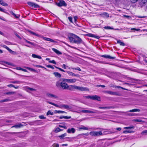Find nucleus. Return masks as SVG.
I'll return each mask as SVG.
<instances>
[{
  "mask_svg": "<svg viewBox=\"0 0 147 147\" xmlns=\"http://www.w3.org/2000/svg\"><path fill=\"white\" fill-rule=\"evenodd\" d=\"M46 66L47 67L50 68L52 69H54V67L53 66H52V65H48Z\"/></svg>",
  "mask_w": 147,
  "mask_h": 147,
  "instance_id": "54",
  "label": "nucleus"
},
{
  "mask_svg": "<svg viewBox=\"0 0 147 147\" xmlns=\"http://www.w3.org/2000/svg\"><path fill=\"white\" fill-rule=\"evenodd\" d=\"M9 100V99H6L1 100V101H0V102H5L8 101Z\"/></svg>",
  "mask_w": 147,
  "mask_h": 147,
  "instance_id": "50",
  "label": "nucleus"
},
{
  "mask_svg": "<svg viewBox=\"0 0 147 147\" xmlns=\"http://www.w3.org/2000/svg\"><path fill=\"white\" fill-rule=\"evenodd\" d=\"M56 85L57 87H61V82H60L59 81L56 82Z\"/></svg>",
  "mask_w": 147,
  "mask_h": 147,
  "instance_id": "37",
  "label": "nucleus"
},
{
  "mask_svg": "<svg viewBox=\"0 0 147 147\" xmlns=\"http://www.w3.org/2000/svg\"><path fill=\"white\" fill-rule=\"evenodd\" d=\"M16 93V92H7L5 93V94L7 95H12Z\"/></svg>",
  "mask_w": 147,
  "mask_h": 147,
  "instance_id": "35",
  "label": "nucleus"
},
{
  "mask_svg": "<svg viewBox=\"0 0 147 147\" xmlns=\"http://www.w3.org/2000/svg\"><path fill=\"white\" fill-rule=\"evenodd\" d=\"M23 126V125L21 124L20 123H19L18 124L12 127H15L16 128H20Z\"/></svg>",
  "mask_w": 147,
  "mask_h": 147,
  "instance_id": "19",
  "label": "nucleus"
},
{
  "mask_svg": "<svg viewBox=\"0 0 147 147\" xmlns=\"http://www.w3.org/2000/svg\"><path fill=\"white\" fill-rule=\"evenodd\" d=\"M57 5L59 7L64 6H65L67 5V4L63 0H60L57 3Z\"/></svg>",
  "mask_w": 147,
  "mask_h": 147,
  "instance_id": "8",
  "label": "nucleus"
},
{
  "mask_svg": "<svg viewBox=\"0 0 147 147\" xmlns=\"http://www.w3.org/2000/svg\"><path fill=\"white\" fill-rule=\"evenodd\" d=\"M105 93L108 94H109L115 96H121V94L117 92H112L109 91H106L105 92Z\"/></svg>",
  "mask_w": 147,
  "mask_h": 147,
  "instance_id": "4",
  "label": "nucleus"
},
{
  "mask_svg": "<svg viewBox=\"0 0 147 147\" xmlns=\"http://www.w3.org/2000/svg\"><path fill=\"white\" fill-rule=\"evenodd\" d=\"M102 135V133L101 131H96V136H99Z\"/></svg>",
  "mask_w": 147,
  "mask_h": 147,
  "instance_id": "32",
  "label": "nucleus"
},
{
  "mask_svg": "<svg viewBox=\"0 0 147 147\" xmlns=\"http://www.w3.org/2000/svg\"><path fill=\"white\" fill-rule=\"evenodd\" d=\"M67 134L65 133H64V134L61 135V136H59V137L60 138V139H62L64 137L66 136H67Z\"/></svg>",
  "mask_w": 147,
  "mask_h": 147,
  "instance_id": "34",
  "label": "nucleus"
},
{
  "mask_svg": "<svg viewBox=\"0 0 147 147\" xmlns=\"http://www.w3.org/2000/svg\"><path fill=\"white\" fill-rule=\"evenodd\" d=\"M75 36L76 37L75 38L74 43L77 44H80L82 43V39L77 35Z\"/></svg>",
  "mask_w": 147,
  "mask_h": 147,
  "instance_id": "6",
  "label": "nucleus"
},
{
  "mask_svg": "<svg viewBox=\"0 0 147 147\" xmlns=\"http://www.w3.org/2000/svg\"><path fill=\"white\" fill-rule=\"evenodd\" d=\"M41 37V38H43L44 39V40H46V41H50L51 42H54V43L56 42V41L54 40H53L51 38H49L43 37L42 36H41V37Z\"/></svg>",
  "mask_w": 147,
  "mask_h": 147,
  "instance_id": "11",
  "label": "nucleus"
},
{
  "mask_svg": "<svg viewBox=\"0 0 147 147\" xmlns=\"http://www.w3.org/2000/svg\"><path fill=\"white\" fill-rule=\"evenodd\" d=\"M75 131V129L74 128H71V129H68L67 130V132L69 133H74Z\"/></svg>",
  "mask_w": 147,
  "mask_h": 147,
  "instance_id": "15",
  "label": "nucleus"
},
{
  "mask_svg": "<svg viewBox=\"0 0 147 147\" xmlns=\"http://www.w3.org/2000/svg\"><path fill=\"white\" fill-rule=\"evenodd\" d=\"M92 110L93 111L88 110H82L80 111L84 113H97L98 111L97 110H93L92 109Z\"/></svg>",
  "mask_w": 147,
  "mask_h": 147,
  "instance_id": "3",
  "label": "nucleus"
},
{
  "mask_svg": "<svg viewBox=\"0 0 147 147\" xmlns=\"http://www.w3.org/2000/svg\"><path fill=\"white\" fill-rule=\"evenodd\" d=\"M134 127L133 126L132 127H124V129H134Z\"/></svg>",
  "mask_w": 147,
  "mask_h": 147,
  "instance_id": "45",
  "label": "nucleus"
},
{
  "mask_svg": "<svg viewBox=\"0 0 147 147\" xmlns=\"http://www.w3.org/2000/svg\"><path fill=\"white\" fill-rule=\"evenodd\" d=\"M54 113H67L65 111H60V110H55L54 111Z\"/></svg>",
  "mask_w": 147,
  "mask_h": 147,
  "instance_id": "23",
  "label": "nucleus"
},
{
  "mask_svg": "<svg viewBox=\"0 0 147 147\" xmlns=\"http://www.w3.org/2000/svg\"><path fill=\"white\" fill-rule=\"evenodd\" d=\"M39 117L40 119H45L46 118L44 117L43 115H41L39 116Z\"/></svg>",
  "mask_w": 147,
  "mask_h": 147,
  "instance_id": "53",
  "label": "nucleus"
},
{
  "mask_svg": "<svg viewBox=\"0 0 147 147\" xmlns=\"http://www.w3.org/2000/svg\"><path fill=\"white\" fill-rule=\"evenodd\" d=\"M54 114V113L51 111L49 110L48 111L47 113V115L48 116L49 115H52Z\"/></svg>",
  "mask_w": 147,
  "mask_h": 147,
  "instance_id": "29",
  "label": "nucleus"
},
{
  "mask_svg": "<svg viewBox=\"0 0 147 147\" xmlns=\"http://www.w3.org/2000/svg\"><path fill=\"white\" fill-rule=\"evenodd\" d=\"M71 69H74V70H77L79 71H81V69L79 67H78L76 68H74V67H72Z\"/></svg>",
  "mask_w": 147,
  "mask_h": 147,
  "instance_id": "43",
  "label": "nucleus"
},
{
  "mask_svg": "<svg viewBox=\"0 0 147 147\" xmlns=\"http://www.w3.org/2000/svg\"><path fill=\"white\" fill-rule=\"evenodd\" d=\"M134 121H137L138 122H141L142 121V120L140 119H134Z\"/></svg>",
  "mask_w": 147,
  "mask_h": 147,
  "instance_id": "58",
  "label": "nucleus"
},
{
  "mask_svg": "<svg viewBox=\"0 0 147 147\" xmlns=\"http://www.w3.org/2000/svg\"><path fill=\"white\" fill-rule=\"evenodd\" d=\"M79 129L80 130L83 129V130H88V128L85 127V126L83 125H81L79 127Z\"/></svg>",
  "mask_w": 147,
  "mask_h": 147,
  "instance_id": "24",
  "label": "nucleus"
},
{
  "mask_svg": "<svg viewBox=\"0 0 147 147\" xmlns=\"http://www.w3.org/2000/svg\"><path fill=\"white\" fill-rule=\"evenodd\" d=\"M147 2V0H141L139 2V4L141 7H142L146 5Z\"/></svg>",
  "mask_w": 147,
  "mask_h": 147,
  "instance_id": "14",
  "label": "nucleus"
},
{
  "mask_svg": "<svg viewBox=\"0 0 147 147\" xmlns=\"http://www.w3.org/2000/svg\"><path fill=\"white\" fill-rule=\"evenodd\" d=\"M86 35L88 36L97 39H98L99 38L98 36L95 35L94 34L91 33H88L86 34Z\"/></svg>",
  "mask_w": 147,
  "mask_h": 147,
  "instance_id": "16",
  "label": "nucleus"
},
{
  "mask_svg": "<svg viewBox=\"0 0 147 147\" xmlns=\"http://www.w3.org/2000/svg\"><path fill=\"white\" fill-rule=\"evenodd\" d=\"M140 111V109H135L132 110H131L129 111V112H139Z\"/></svg>",
  "mask_w": 147,
  "mask_h": 147,
  "instance_id": "27",
  "label": "nucleus"
},
{
  "mask_svg": "<svg viewBox=\"0 0 147 147\" xmlns=\"http://www.w3.org/2000/svg\"><path fill=\"white\" fill-rule=\"evenodd\" d=\"M90 99L93 100H96L98 101L100 100V97L97 95L91 96Z\"/></svg>",
  "mask_w": 147,
  "mask_h": 147,
  "instance_id": "12",
  "label": "nucleus"
},
{
  "mask_svg": "<svg viewBox=\"0 0 147 147\" xmlns=\"http://www.w3.org/2000/svg\"><path fill=\"white\" fill-rule=\"evenodd\" d=\"M7 86L9 87H10V88L13 87L16 89H18L19 87V86L16 87L14 85L12 84H10L8 85H7Z\"/></svg>",
  "mask_w": 147,
  "mask_h": 147,
  "instance_id": "33",
  "label": "nucleus"
},
{
  "mask_svg": "<svg viewBox=\"0 0 147 147\" xmlns=\"http://www.w3.org/2000/svg\"><path fill=\"white\" fill-rule=\"evenodd\" d=\"M11 83L15 84V83H18V84H20L22 83V82L20 81H11L10 82Z\"/></svg>",
  "mask_w": 147,
  "mask_h": 147,
  "instance_id": "40",
  "label": "nucleus"
},
{
  "mask_svg": "<svg viewBox=\"0 0 147 147\" xmlns=\"http://www.w3.org/2000/svg\"><path fill=\"white\" fill-rule=\"evenodd\" d=\"M65 72L67 73L70 76L77 77H79V75L75 74L74 73L70 71H66Z\"/></svg>",
  "mask_w": 147,
  "mask_h": 147,
  "instance_id": "13",
  "label": "nucleus"
},
{
  "mask_svg": "<svg viewBox=\"0 0 147 147\" xmlns=\"http://www.w3.org/2000/svg\"><path fill=\"white\" fill-rule=\"evenodd\" d=\"M52 50L55 53H57V54L58 55H61L62 54V53L59 51L58 50H57V49H55V48H52Z\"/></svg>",
  "mask_w": 147,
  "mask_h": 147,
  "instance_id": "20",
  "label": "nucleus"
},
{
  "mask_svg": "<svg viewBox=\"0 0 147 147\" xmlns=\"http://www.w3.org/2000/svg\"><path fill=\"white\" fill-rule=\"evenodd\" d=\"M63 80L64 81H66V82L67 83H74L77 80L75 78L72 79H67L64 78Z\"/></svg>",
  "mask_w": 147,
  "mask_h": 147,
  "instance_id": "9",
  "label": "nucleus"
},
{
  "mask_svg": "<svg viewBox=\"0 0 147 147\" xmlns=\"http://www.w3.org/2000/svg\"><path fill=\"white\" fill-rule=\"evenodd\" d=\"M47 103L50 104L56 107H59L60 108H64L67 109H71V107L70 106L67 105H65V104H61L60 105H59L50 102L48 101Z\"/></svg>",
  "mask_w": 147,
  "mask_h": 147,
  "instance_id": "2",
  "label": "nucleus"
},
{
  "mask_svg": "<svg viewBox=\"0 0 147 147\" xmlns=\"http://www.w3.org/2000/svg\"><path fill=\"white\" fill-rule=\"evenodd\" d=\"M105 29H113V28L110 26H105L104 28Z\"/></svg>",
  "mask_w": 147,
  "mask_h": 147,
  "instance_id": "46",
  "label": "nucleus"
},
{
  "mask_svg": "<svg viewBox=\"0 0 147 147\" xmlns=\"http://www.w3.org/2000/svg\"><path fill=\"white\" fill-rule=\"evenodd\" d=\"M116 129L117 130L120 131L121 130V129L120 127H118V128H116Z\"/></svg>",
  "mask_w": 147,
  "mask_h": 147,
  "instance_id": "63",
  "label": "nucleus"
},
{
  "mask_svg": "<svg viewBox=\"0 0 147 147\" xmlns=\"http://www.w3.org/2000/svg\"><path fill=\"white\" fill-rule=\"evenodd\" d=\"M88 133H86V134H80L79 135H79H86L87 136H88Z\"/></svg>",
  "mask_w": 147,
  "mask_h": 147,
  "instance_id": "61",
  "label": "nucleus"
},
{
  "mask_svg": "<svg viewBox=\"0 0 147 147\" xmlns=\"http://www.w3.org/2000/svg\"><path fill=\"white\" fill-rule=\"evenodd\" d=\"M101 57L105 58H109L110 59H114L115 58V57H111L109 55H102Z\"/></svg>",
  "mask_w": 147,
  "mask_h": 147,
  "instance_id": "17",
  "label": "nucleus"
},
{
  "mask_svg": "<svg viewBox=\"0 0 147 147\" xmlns=\"http://www.w3.org/2000/svg\"><path fill=\"white\" fill-rule=\"evenodd\" d=\"M75 36H76V35L72 33L70 35V36H69L68 38L70 42L74 43L75 38L76 37Z\"/></svg>",
  "mask_w": 147,
  "mask_h": 147,
  "instance_id": "5",
  "label": "nucleus"
},
{
  "mask_svg": "<svg viewBox=\"0 0 147 147\" xmlns=\"http://www.w3.org/2000/svg\"><path fill=\"white\" fill-rule=\"evenodd\" d=\"M53 74L57 78H60L61 77V74L58 72H54L53 73Z\"/></svg>",
  "mask_w": 147,
  "mask_h": 147,
  "instance_id": "22",
  "label": "nucleus"
},
{
  "mask_svg": "<svg viewBox=\"0 0 147 147\" xmlns=\"http://www.w3.org/2000/svg\"><path fill=\"white\" fill-rule=\"evenodd\" d=\"M59 126L63 128H64L65 129H67V127L65 126H62V125H59Z\"/></svg>",
  "mask_w": 147,
  "mask_h": 147,
  "instance_id": "59",
  "label": "nucleus"
},
{
  "mask_svg": "<svg viewBox=\"0 0 147 147\" xmlns=\"http://www.w3.org/2000/svg\"><path fill=\"white\" fill-rule=\"evenodd\" d=\"M147 133V130H145L143 131L142 132L141 134L142 135H144V134L146 135V134Z\"/></svg>",
  "mask_w": 147,
  "mask_h": 147,
  "instance_id": "51",
  "label": "nucleus"
},
{
  "mask_svg": "<svg viewBox=\"0 0 147 147\" xmlns=\"http://www.w3.org/2000/svg\"><path fill=\"white\" fill-rule=\"evenodd\" d=\"M128 116H133L134 115V114H131V113H129L128 114Z\"/></svg>",
  "mask_w": 147,
  "mask_h": 147,
  "instance_id": "62",
  "label": "nucleus"
},
{
  "mask_svg": "<svg viewBox=\"0 0 147 147\" xmlns=\"http://www.w3.org/2000/svg\"><path fill=\"white\" fill-rule=\"evenodd\" d=\"M68 19L69 21L71 23H73L72 22V18L71 17H69L68 18Z\"/></svg>",
  "mask_w": 147,
  "mask_h": 147,
  "instance_id": "55",
  "label": "nucleus"
},
{
  "mask_svg": "<svg viewBox=\"0 0 147 147\" xmlns=\"http://www.w3.org/2000/svg\"><path fill=\"white\" fill-rule=\"evenodd\" d=\"M29 32L31 34L34 35L36 36H38V37H41V35H38V34H36V33H34V32H32L31 31H29Z\"/></svg>",
  "mask_w": 147,
  "mask_h": 147,
  "instance_id": "31",
  "label": "nucleus"
},
{
  "mask_svg": "<svg viewBox=\"0 0 147 147\" xmlns=\"http://www.w3.org/2000/svg\"><path fill=\"white\" fill-rule=\"evenodd\" d=\"M90 96H84L83 97L84 98H90Z\"/></svg>",
  "mask_w": 147,
  "mask_h": 147,
  "instance_id": "56",
  "label": "nucleus"
},
{
  "mask_svg": "<svg viewBox=\"0 0 147 147\" xmlns=\"http://www.w3.org/2000/svg\"><path fill=\"white\" fill-rule=\"evenodd\" d=\"M78 17L76 16H75L74 17V22L75 24H76Z\"/></svg>",
  "mask_w": 147,
  "mask_h": 147,
  "instance_id": "49",
  "label": "nucleus"
},
{
  "mask_svg": "<svg viewBox=\"0 0 147 147\" xmlns=\"http://www.w3.org/2000/svg\"><path fill=\"white\" fill-rule=\"evenodd\" d=\"M71 116H61L59 117V119H62L63 118H64L65 119H68L71 118Z\"/></svg>",
  "mask_w": 147,
  "mask_h": 147,
  "instance_id": "28",
  "label": "nucleus"
},
{
  "mask_svg": "<svg viewBox=\"0 0 147 147\" xmlns=\"http://www.w3.org/2000/svg\"><path fill=\"white\" fill-rule=\"evenodd\" d=\"M117 43L119 44L120 45L122 46H124L125 45V44L123 42H122L121 40H117Z\"/></svg>",
  "mask_w": 147,
  "mask_h": 147,
  "instance_id": "30",
  "label": "nucleus"
},
{
  "mask_svg": "<svg viewBox=\"0 0 147 147\" xmlns=\"http://www.w3.org/2000/svg\"><path fill=\"white\" fill-rule=\"evenodd\" d=\"M0 11H1L7 14H9L8 12H6L5 11V9L1 8V7H0Z\"/></svg>",
  "mask_w": 147,
  "mask_h": 147,
  "instance_id": "47",
  "label": "nucleus"
},
{
  "mask_svg": "<svg viewBox=\"0 0 147 147\" xmlns=\"http://www.w3.org/2000/svg\"><path fill=\"white\" fill-rule=\"evenodd\" d=\"M89 134L92 136H96V131H91L90 132Z\"/></svg>",
  "mask_w": 147,
  "mask_h": 147,
  "instance_id": "36",
  "label": "nucleus"
},
{
  "mask_svg": "<svg viewBox=\"0 0 147 147\" xmlns=\"http://www.w3.org/2000/svg\"><path fill=\"white\" fill-rule=\"evenodd\" d=\"M98 108L100 109H109L112 108H113L112 107H99Z\"/></svg>",
  "mask_w": 147,
  "mask_h": 147,
  "instance_id": "18",
  "label": "nucleus"
},
{
  "mask_svg": "<svg viewBox=\"0 0 147 147\" xmlns=\"http://www.w3.org/2000/svg\"><path fill=\"white\" fill-rule=\"evenodd\" d=\"M100 86L102 87V88H104L105 87V86L103 85H97V87H99Z\"/></svg>",
  "mask_w": 147,
  "mask_h": 147,
  "instance_id": "60",
  "label": "nucleus"
},
{
  "mask_svg": "<svg viewBox=\"0 0 147 147\" xmlns=\"http://www.w3.org/2000/svg\"><path fill=\"white\" fill-rule=\"evenodd\" d=\"M21 69V70H22V71H24V72H27V70L26 69H23L22 68V69Z\"/></svg>",
  "mask_w": 147,
  "mask_h": 147,
  "instance_id": "64",
  "label": "nucleus"
},
{
  "mask_svg": "<svg viewBox=\"0 0 147 147\" xmlns=\"http://www.w3.org/2000/svg\"><path fill=\"white\" fill-rule=\"evenodd\" d=\"M1 5L3 6H8V4L6 3L2 2L0 3Z\"/></svg>",
  "mask_w": 147,
  "mask_h": 147,
  "instance_id": "48",
  "label": "nucleus"
},
{
  "mask_svg": "<svg viewBox=\"0 0 147 147\" xmlns=\"http://www.w3.org/2000/svg\"><path fill=\"white\" fill-rule=\"evenodd\" d=\"M32 56L33 58H37L39 59H41L42 58L40 56L36 55L35 54H32Z\"/></svg>",
  "mask_w": 147,
  "mask_h": 147,
  "instance_id": "26",
  "label": "nucleus"
},
{
  "mask_svg": "<svg viewBox=\"0 0 147 147\" xmlns=\"http://www.w3.org/2000/svg\"><path fill=\"white\" fill-rule=\"evenodd\" d=\"M103 17H109V14L105 12L100 14Z\"/></svg>",
  "mask_w": 147,
  "mask_h": 147,
  "instance_id": "25",
  "label": "nucleus"
},
{
  "mask_svg": "<svg viewBox=\"0 0 147 147\" xmlns=\"http://www.w3.org/2000/svg\"><path fill=\"white\" fill-rule=\"evenodd\" d=\"M28 4L29 5L35 8H38L39 7L38 5L34 3L29 2L28 3Z\"/></svg>",
  "mask_w": 147,
  "mask_h": 147,
  "instance_id": "7",
  "label": "nucleus"
},
{
  "mask_svg": "<svg viewBox=\"0 0 147 147\" xmlns=\"http://www.w3.org/2000/svg\"><path fill=\"white\" fill-rule=\"evenodd\" d=\"M54 66L56 68L58 69H59L61 71H63V72H65V71H64L63 69H62L61 68H60L57 67L55 66Z\"/></svg>",
  "mask_w": 147,
  "mask_h": 147,
  "instance_id": "44",
  "label": "nucleus"
},
{
  "mask_svg": "<svg viewBox=\"0 0 147 147\" xmlns=\"http://www.w3.org/2000/svg\"><path fill=\"white\" fill-rule=\"evenodd\" d=\"M62 130L61 129H60V128H59V127H57L55 130V132H56V133H57V132H59L62 130Z\"/></svg>",
  "mask_w": 147,
  "mask_h": 147,
  "instance_id": "38",
  "label": "nucleus"
},
{
  "mask_svg": "<svg viewBox=\"0 0 147 147\" xmlns=\"http://www.w3.org/2000/svg\"><path fill=\"white\" fill-rule=\"evenodd\" d=\"M64 78L60 79V81L61 82V87L63 89H68L70 90H73L74 89H76L81 91L88 90L87 88L83 87L78 86L75 85H71L70 87L66 82V81H64L63 80Z\"/></svg>",
  "mask_w": 147,
  "mask_h": 147,
  "instance_id": "1",
  "label": "nucleus"
},
{
  "mask_svg": "<svg viewBox=\"0 0 147 147\" xmlns=\"http://www.w3.org/2000/svg\"><path fill=\"white\" fill-rule=\"evenodd\" d=\"M27 90H30L31 91H36V89H34L32 88H31L29 87H28L27 88Z\"/></svg>",
  "mask_w": 147,
  "mask_h": 147,
  "instance_id": "41",
  "label": "nucleus"
},
{
  "mask_svg": "<svg viewBox=\"0 0 147 147\" xmlns=\"http://www.w3.org/2000/svg\"><path fill=\"white\" fill-rule=\"evenodd\" d=\"M49 62L50 63H52L55 64H56V62L54 60H53L52 61H50Z\"/></svg>",
  "mask_w": 147,
  "mask_h": 147,
  "instance_id": "52",
  "label": "nucleus"
},
{
  "mask_svg": "<svg viewBox=\"0 0 147 147\" xmlns=\"http://www.w3.org/2000/svg\"><path fill=\"white\" fill-rule=\"evenodd\" d=\"M138 0H130L131 2L133 3H135Z\"/></svg>",
  "mask_w": 147,
  "mask_h": 147,
  "instance_id": "57",
  "label": "nucleus"
},
{
  "mask_svg": "<svg viewBox=\"0 0 147 147\" xmlns=\"http://www.w3.org/2000/svg\"><path fill=\"white\" fill-rule=\"evenodd\" d=\"M10 12L11 13L12 15L14 16L16 18H18L19 17V16H17L12 11H10Z\"/></svg>",
  "mask_w": 147,
  "mask_h": 147,
  "instance_id": "39",
  "label": "nucleus"
},
{
  "mask_svg": "<svg viewBox=\"0 0 147 147\" xmlns=\"http://www.w3.org/2000/svg\"><path fill=\"white\" fill-rule=\"evenodd\" d=\"M59 145L58 144L54 143L52 145L51 147H59Z\"/></svg>",
  "mask_w": 147,
  "mask_h": 147,
  "instance_id": "42",
  "label": "nucleus"
},
{
  "mask_svg": "<svg viewBox=\"0 0 147 147\" xmlns=\"http://www.w3.org/2000/svg\"><path fill=\"white\" fill-rule=\"evenodd\" d=\"M3 47L5 49H6L7 50L9 51V52L12 54L13 53V51H12L11 49H10L7 46H6V45H3Z\"/></svg>",
  "mask_w": 147,
  "mask_h": 147,
  "instance_id": "21",
  "label": "nucleus"
},
{
  "mask_svg": "<svg viewBox=\"0 0 147 147\" xmlns=\"http://www.w3.org/2000/svg\"><path fill=\"white\" fill-rule=\"evenodd\" d=\"M46 95L48 97L50 98H58L57 95L49 93H47Z\"/></svg>",
  "mask_w": 147,
  "mask_h": 147,
  "instance_id": "10",
  "label": "nucleus"
}]
</instances>
